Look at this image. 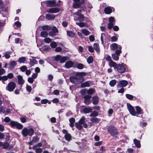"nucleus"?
Segmentation results:
<instances>
[{
	"mask_svg": "<svg viewBox=\"0 0 153 153\" xmlns=\"http://www.w3.org/2000/svg\"><path fill=\"white\" fill-rule=\"evenodd\" d=\"M85 74L83 72L76 73V76H71L70 77V82L75 84H80L83 81L84 79L82 76Z\"/></svg>",
	"mask_w": 153,
	"mask_h": 153,
	"instance_id": "f257e3e1",
	"label": "nucleus"
},
{
	"mask_svg": "<svg viewBox=\"0 0 153 153\" xmlns=\"http://www.w3.org/2000/svg\"><path fill=\"white\" fill-rule=\"evenodd\" d=\"M34 132V130L32 128H25L22 131V134L25 137L27 136H31L33 134Z\"/></svg>",
	"mask_w": 153,
	"mask_h": 153,
	"instance_id": "f03ea898",
	"label": "nucleus"
},
{
	"mask_svg": "<svg viewBox=\"0 0 153 153\" xmlns=\"http://www.w3.org/2000/svg\"><path fill=\"white\" fill-rule=\"evenodd\" d=\"M108 131L112 136H114L118 134L117 129L113 126H109L108 128Z\"/></svg>",
	"mask_w": 153,
	"mask_h": 153,
	"instance_id": "7ed1b4c3",
	"label": "nucleus"
},
{
	"mask_svg": "<svg viewBox=\"0 0 153 153\" xmlns=\"http://www.w3.org/2000/svg\"><path fill=\"white\" fill-rule=\"evenodd\" d=\"M85 118L83 116L78 122L75 123V126L79 130H81L83 127V124L85 122Z\"/></svg>",
	"mask_w": 153,
	"mask_h": 153,
	"instance_id": "20e7f679",
	"label": "nucleus"
},
{
	"mask_svg": "<svg viewBox=\"0 0 153 153\" xmlns=\"http://www.w3.org/2000/svg\"><path fill=\"white\" fill-rule=\"evenodd\" d=\"M127 68V66L124 64H119L117 65V71L120 73H124Z\"/></svg>",
	"mask_w": 153,
	"mask_h": 153,
	"instance_id": "39448f33",
	"label": "nucleus"
},
{
	"mask_svg": "<svg viewBox=\"0 0 153 153\" xmlns=\"http://www.w3.org/2000/svg\"><path fill=\"white\" fill-rule=\"evenodd\" d=\"M16 87V84L13 82H10L6 86V89L9 91H13Z\"/></svg>",
	"mask_w": 153,
	"mask_h": 153,
	"instance_id": "423d86ee",
	"label": "nucleus"
},
{
	"mask_svg": "<svg viewBox=\"0 0 153 153\" xmlns=\"http://www.w3.org/2000/svg\"><path fill=\"white\" fill-rule=\"evenodd\" d=\"M127 106L128 111H129L130 113L133 116H135L136 115V113L135 112L134 108L131 105L129 104H127Z\"/></svg>",
	"mask_w": 153,
	"mask_h": 153,
	"instance_id": "0eeeda50",
	"label": "nucleus"
},
{
	"mask_svg": "<svg viewBox=\"0 0 153 153\" xmlns=\"http://www.w3.org/2000/svg\"><path fill=\"white\" fill-rule=\"evenodd\" d=\"M109 23L108 25V28L111 29L115 24L114 19V17H110L109 19Z\"/></svg>",
	"mask_w": 153,
	"mask_h": 153,
	"instance_id": "6e6552de",
	"label": "nucleus"
},
{
	"mask_svg": "<svg viewBox=\"0 0 153 153\" xmlns=\"http://www.w3.org/2000/svg\"><path fill=\"white\" fill-rule=\"evenodd\" d=\"M81 12V10H78L77 12V13H80ZM76 16H78V18L76 19V17H74V19L76 20H78L79 21H82L84 19V16L83 15L81 14H77Z\"/></svg>",
	"mask_w": 153,
	"mask_h": 153,
	"instance_id": "1a4fd4ad",
	"label": "nucleus"
},
{
	"mask_svg": "<svg viewBox=\"0 0 153 153\" xmlns=\"http://www.w3.org/2000/svg\"><path fill=\"white\" fill-rule=\"evenodd\" d=\"M128 82L125 80H122L119 82L118 84V87H124L127 85Z\"/></svg>",
	"mask_w": 153,
	"mask_h": 153,
	"instance_id": "9d476101",
	"label": "nucleus"
},
{
	"mask_svg": "<svg viewBox=\"0 0 153 153\" xmlns=\"http://www.w3.org/2000/svg\"><path fill=\"white\" fill-rule=\"evenodd\" d=\"M91 97V95H85L84 97V102L85 104L88 105L91 102V101L90 100Z\"/></svg>",
	"mask_w": 153,
	"mask_h": 153,
	"instance_id": "9b49d317",
	"label": "nucleus"
},
{
	"mask_svg": "<svg viewBox=\"0 0 153 153\" xmlns=\"http://www.w3.org/2000/svg\"><path fill=\"white\" fill-rule=\"evenodd\" d=\"M110 48L111 50H114L117 48L121 49L122 47L120 45H119L116 43H113L111 45Z\"/></svg>",
	"mask_w": 153,
	"mask_h": 153,
	"instance_id": "f8f14e48",
	"label": "nucleus"
},
{
	"mask_svg": "<svg viewBox=\"0 0 153 153\" xmlns=\"http://www.w3.org/2000/svg\"><path fill=\"white\" fill-rule=\"evenodd\" d=\"M74 64V63L71 61H67L65 63L64 67L67 68H69L72 67Z\"/></svg>",
	"mask_w": 153,
	"mask_h": 153,
	"instance_id": "ddd939ff",
	"label": "nucleus"
},
{
	"mask_svg": "<svg viewBox=\"0 0 153 153\" xmlns=\"http://www.w3.org/2000/svg\"><path fill=\"white\" fill-rule=\"evenodd\" d=\"M60 9L57 8H53L49 9L47 10V12L51 13H56L59 12Z\"/></svg>",
	"mask_w": 153,
	"mask_h": 153,
	"instance_id": "4468645a",
	"label": "nucleus"
},
{
	"mask_svg": "<svg viewBox=\"0 0 153 153\" xmlns=\"http://www.w3.org/2000/svg\"><path fill=\"white\" fill-rule=\"evenodd\" d=\"M74 2L73 4L74 8H79L81 6L80 0H74Z\"/></svg>",
	"mask_w": 153,
	"mask_h": 153,
	"instance_id": "2eb2a0df",
	"label": "nucleus"
},
{
	"mask_svg": "<svg viewBox=\"0 0 153 153\" xmlns=\"http://www.w3.org/2000/svg\"><path fill=\"white\" fill-rule=\"evenodd\" d=\"M18 79V83L20 85H23L25 82L24 80L23 79L22 76L19 75L17 76Z\"/></svg>",
	"mask_w": 153,
	"mask_h": 153,
	"instance_id": "dca6fc26",
	"label": "nucleus"
},
{
	"mask_svg": "<svg viewBox=\"0 0 153 153\" xmlns=\"http://www.w3.org/2000/svg\"><path fill=\"white\" fill-rule=\"evenodd\" d=\"M39 140V138L37 136L33 137L32 139V140L29 143L30 145H32L33 143H36L38 142Z\"/></svg>",
	"mask_w": 153,
	"mask_h": 153,
	"instance_id": "f3484780",
	"label": "nucleus"
},
{
	"mask_svg": "<svg viewBox=\"0 0 153 153\" xmlns=\"http://www.w3.org/2000/svg\"><path fill=\"white\" fill-rule=\"evenodd\" d=\"M56 1L55 0L48 1L46 3V5L49 7H53L56 4Z\"/></svg>",
	"mask_w": 153,
	"mask_h": 153,
	"instance_id": "a211bd4d",
	"label": "nucleus"
},
{
	"mask_svg": "<svg viewBox=\"0 0 153 153\" xmlns=\"http://www.w3.org/2000/svg\"><path fill=\"white\" fill-rule=\"evenodd\" d=\"M81 92L82 93L87 92L88 94V95H90L92 94L94 92V90L92 89H90L89 90L87 91L85 89L82 90Z\"/></svg>",
	"mask_w": 153,
	"mask_h": 153,
	"instance_id": "6ab92c4d",
	"label": "nucleus"
},
{
	"mask_svg": "<svg viewBox=\"0 0 153 153\" xmlns=\"http://www.w3.org/2000/svg\"><path fill=\"white\" fill-rule=\"evenodd\" d=\"M55 16L53 14H47L46 15V19L48 20H52L54 19Z\"/></svg>",
	"mask_w": 153,
	"mask_h": 153,
	"instance_id": "aec40b11",
	"label": "nucleus"
},
{
	"mask_svg": "<svg viewBox=\"0 0 153 153\" xmlns=\"http://www.w3.org/2000/svg\"><path fill=\"white\" fill-rule=\"evenodd\" d=\"M104 11L105 14H109L112 12V9L111 7H107L104 9Z\"/></svg>",
	"mask_w": 153,
	"mask_h": 153,
	"instance_id": "412c9836",
	"label": "nucleus"
},
{
	"mask_svg": "<svg viewBox=\"0 0 153 153\" xmlns=\"http://www.w3.org/2000/svg\"><path fill=\"white\" fill-rule=\"evenodd\" d=\"M133 141L135 146L137 147V148H139L140 147L141 145L140 141L139 140L135 139H134Z\"/></svg>",
	"mask_w": 153,
	"mask_h": 153,
	"instance_id": "4be33fe9",
	"label": "nucleus"
},
{
	"mask_svg": "<svg viewBox=\"0 0 153 153\" xmlns=\"http://www.w3.org/2000/svg\"><path fill=\"white\" fill-rule=\"evenodd\" d=\"M10 68L11 69H13L15 66L16 65V62L14 61H10L9 63Z\"/></svg>",
	"mask_w": 153,
	"mask_h": 153,
	"instance_id": "5701e85b",
	"label": "nucleus"
},
{
	"mask_svg": "<svg viewBox=\"0 0 153 153\" xmlns=\"http://www.w3.org/2000/svg\"><path fill=\"white\" fill-rule=\"evenodd\" d=\"M110 67H113L114 69L117 68V65L115 62L112 61L108 63Z\"/></svg>",
	"mask_w": 153,
	"mask_h": 153,
	"instance_id": "b1692460",
	"label": "nucleus"
},
{
	"mask_svg": "<svg viewBox=\"0 0 153 153\" xmlns=\"http://www.w3.org/2000/svg\"><path fill=\"white\" fill-rule=\"evenodd\" d=\"M30 64L31 66H33L37 63V61L36 60V59L33 57H32V58L30 59Z\"/></svg>",
	"mask_w": 153,
	"mask_h": 153,
	"instance_id": "393cba45",
	"label": "nucleus"
},
{
	"mask_svg": "<svg viewBox=\"0 0 153 153\" xmlns=\"http://www.w3.org/2000/svg\"><path fill=\"white\" fill-rule=\"evenodd\" d=\"M81 31L82 33L85 36H88L90 33V32L88 30L85 29H82Z\"/></svg>",
	"mask_w": 153,
	"mask_h": 153,
	"instance_id": "a878e982",
	"label": "nucleus"
},
{
	"mask_svg": "<svg viewBox=\"0 0 153 153\" xmlns=\"http://www.w3.org/2000/svg\"><path fill=\"white\" fill-rule=\"evenodd\" d=\"M92 103L94 104H97L98 103L99 99L97 97H93L92 98Z\"/></svg>",
	"mask_w": 153,
	"mask_h": 153,
	"instance_id": "bb28decb",
	"label": "nucleus"
},
{
	"mask_svg": "<svg viewBox=\"0 0 153 153\" xmlns=\"http://www.w3.org/2000/svg\"><path fill=\"white\" fill-rule=\"evenodd\" d=\"M135 108L137 111L136 114H140L143 113L142 110L139 106H136Z\"/></svg>",
	"mask_w": 153,
	"mask_h": 153,
	"instance_id": "cd10ccee",
	"label": "nucleus"
},
{
	"mask_svg": "<svg viewBox=\"0 0 153 153\" xmlns=\"http://www.w3.org/2000/svg\"><path fill=\"white\" fill-rule=\"evenodd\" d=\"M70 122V126L71 127H73L74 126V123L75 122V120L74 118H71L69 119Z\"/></svg>",
	"mask_w": 153,
	"mask_h": 153,
	"instance_id": "c85d7f7f",
	"label": "nucleus"
},
{
	"mask_svg": "<svg viewBox=\"0 0 153 153\" xmlns=\"http://www.w3.org/2000/svg\"><path fill=\"white\" fill-rule=\"evenodd\" d=\"M92 111V109L90 108H86L83 109V112L85 114L91 112Z\"/></svg>",
	"mask_w": 153,
	"mask_h": 153,
	"instance_id": "c756f323",
	"label": "nucleus"
},
{
	"mask_svg": "<svg viewBox=\"0 0 153 153\" xmlns=\"http://www.w3.org/2000/svg\"><path fill=\"white\" fill-rule=\"evenodd\" d=\"M26 60V58L25 57H22L19 58L18 62L20 63H24Z\"/></svg>",
	"mask_w": 153,
	"mask_h": 153,
	"instance_id": "7c9ffc66",
	"label": "nucleus"
},
{
	"mask_svg": "<svg viewBox=\"0 0 153 153\" xmlns=\"http://www.w3.org/2000/svg\"><path fill=\"white\" fill-rule=\"evenodd\" d=\"M81 86L82 88L90 86V83L88 81L86 82L82 83L81 85Z\"/></svg>",
	"mask_w": 153,
	"mask_h": 153,
	"instance_id": "2f4dec72",
	"label": "nucleus"
},
{
	"mask_svg": "<svg viewBox=\"0 0 153 153\" xmlns=\"http://www.w3.org/2000/svg\"><path fill=\"white\" fill-rule=\"evenodd\" d=\"M67 34L68 36L71 37H73L74 36L75 34L72 31H68L67 32Z\"/></svg>",
	"mask_w": 153,
	"mask_h": 153,
	"instance_id": "473e14b6",
	"label": "nucleus"
},
{
	"mask_svg": "<svg viewBox=\"0 0 153 153\" xmlns=\"http://www.w3.org/2000/svg\"><path fill=\"white\" fill-rule=\"evenodd\" d=\"M11 53V52L9 51V52H7L5 53H4V56L5 58L6 59H8L10 57V54Z\"/></svg>",
	"mask_w": 153,
	"mask_h": 153,
	"instance_id": "72a5a7b5",
	"label": "nucleus"
},
{
	"mask_svg": "<svg viewBox=\"0 0 153 153\" xmlns=\"http://www.w3.org/2000/svg\"><path fill=\"white\" fill-rule=\"evenodd\" d=\"M42 29L47 31H48L51 29V27L48 25L43 26L42 27Z\"/></svg>",
	"mask_w": 153,
	"mask_h": 153,
	"instance_id": "f704fd0d",
	"label": "nucleus"
},
{
	"mask_svg": "<svg viewBox=\"0 0 153 153\" xmlns=\"http://www.w3.org/2000/svg\"><path fill=\"white\" fill-rule=\"evenodd\" d=\"M94 48L97 52H99L100 48L98 44L94 43Z\"/></svg>",
	"mask_w": 153,
	"mask_h": 153,
	"instance_id": "c9c22d12",
	"label": "nucleus"
},
{
	"mask_svg": "<svg viewBox=\"0 0 153 153\" xmlns=\"http://www.w3.org/2000/svg\"><path fill=\"white\" fill-rule=\"evenodd\" d=\"M93 58L92 56H89L87 59V61L88 63L90 64L93 62Z\"/></svg>",
	"mask_w": 153,
	"mask_h": 153,
	"instance_id": "e433bc0d",
	"label": "nucleus"
},
{
	"mask_svg": "<svg viewBox=\"0 0 153 153\" xmlns=\"http://www.w3.org/2000/svg\"><path fill=\"white\" fill-rule=\"evenodd\" d=\"M65 137L66 140L69 141L71 140V136L69 134H68L65 135Z\"/></svg>",
	"mask_w": 153,
	"mask_h": 153,
	"instance_id": "4c0bfd02",
	"label": "nucleus"
},
{
	"mask_svg": "<svg viewBox=\"0 0 153 153\" xmlns=\"http://www.w3.org/2000/svg\"><path fill=\"white\" fill-rule=\"evenodd\" d=\"M116 81L115 79H113L111 81L109 82V85L111 87L114 86L116 83Z\"/></svg>",
	"mask_w": 153,
	"mask_h": 153,
	"instance_id": "58836bf2",
	"label": "nucleus"
},
{
	"mask_svg": "<svg viewBox=\"0 0 153 153\" xmlns=\"http://www.w3.org/2000/svg\"><path fill=\"white\" fill-rule=\"evenodd\" d=\"M68 58L66 56H62L61 57L60 62L61 63H64L68 59Z\"/></svg>",
	"mask_w": 153,
	"mask_h": 153,
	"instance_id": "ea45409f",
	"label": "nucleus"
},
{
	"mask_svg": "<svg viewBox=\"0 0 153 153\" xmlns=\"http://www.w3.org/2000/svg\"><path fill=\"white\" fill-rule=\"evenodd\" d=\"M18 123L17 122L14 121H11L10 123V125L11 126L14 127H16Z\"/></svg>",
	"mask_w": 153,
	"mask_h": 153,
	"instance_id": "a19ab883",
	"label": "nucleus"
},
{
	"mask_svg": "<svg viewBox=\"0 0 153 153\" xmlns=\"http://www.w3.org/2000/svg\"><path fill=\"white\" fill-rule=\"evenodd\" d=\"M112 56L113 58V59L116 61H117L119 59V57L118 56H117L116 54L113 53L112 54Z\"/></svg>",
	"mask_w": 153,
	"mask_h": 153,
	"instance_id": "79ce46f5",
	"label": "nucleus"
},
{
	"mask_svg": "<svg viewBox=\"0 0 153 153\" xmlns=\"http://www.w3.org/2000/svg\"><path fill=\"white\" fill-rule=\"evenodd\" d=\"M48 32L45 31H43L41 32V35L43 37H46L48 35Z\"/></svg>",
	"mask_w": 153,
	"mask_h": 153,
	"instance_id": "37998d69",
	"label": "nucleus"
},
{
	"mask_svg": "<svg viewBox=\"0 0 153 153\" xmlns=\"http://www.w3.org/2000/svg\"><path fill=\"white\" fill-rule=\"evenodd\" d=\"M6 108L3 106H0V113H4L5 111Z\"/></svg>",
	"mask_w": 153,
	"mask_h": 153,
	"instance_id": "c03bdc74",
	"label": "nucleus"
},
{
	"mask_svg": "<svg viewBox=\"0 0 153 153\" xmlns=\"http://www.w3.org/2000/svg\"><path fill=\"white\" fill-rule=\"evenodd\" d=\"M33 149L35 150L36 152V153H41L42 151V149L41 148L37 147Z\"/></svg>",
	"mask_w": 153,
	"mask_h": 153,
	"instance_id": "a18cd8bd",
	"label": "nucleus"
},
{
	"mask_svg": "<svg viewBox=\"0 0 153 153\" xmlns=\"http://www.w3.org/2000/svg\"><path fill=\"white\" fill-rule=\"evenodd\" d=\"M84 67L83 65L81 63L78 64L76 65V67L79 69H82Z\"/></svg>",
	"mask_w": 153,
	"mask_h": 153,
	"instance_id": "49530a36",
	"label": "nucleus"
},
{
	"mask_svg": "<svg viewBox=\"0 0 153 153\" xmlns=\"http://www.w3.org/2000/svg\"><path fill=\"white\" fill-rule=\"evenodd\" d=\"M44 41L47 43H49L51 42L52 40L49 38H46L44 39Z\"/></svg>",
	"mask_w": 153,
	"mask_h": 153,
	"instance_id": "de8ad7c7",
	"label": "nucleus"
},
{
	"mask_svg": "<svg viewBox=\"0 0 153 153\" xmlns=\"http://www.w3.org/2000/svg\"><path fill=\"white\" fill-rule=\"evenodd\" d=\"M8 79L7 76H0V81L1 80H4V81H6Z\"/></svg>",
	"mask_w": 153,
	"mask_h": 153,
	"instance_id": "09e8293b",
	"label": "nucleus"
},
{
	"mask_svg": "<svg viewBox=\"0 0 153 153\" xmlns=\"http://www.w3.org/2000/svg\"><path fill=\"white\" fill-rule=\"evenodd\" d=\"M50 45L52 48H55L56 47L57 44L55 42H51L50 44Z\"/></svg>",
	"mask_w": 153,
	"mask_h": 153,
	"instance_id": "8fccbe9b",
	"label": "nucleus"
},
{
	"mask_svg": "<svg viewBox=\"0 0 153 153\" xmlns=\"http://www.w3.org/2000/svg\"><path fill=\"white\" fill-rule=\"evenodd\" d=\"M105 35L104 33H102L101 34V40L102 42V44H103L104 41H103V39H105Z\"/></svg>",
	"mask_w": 153,
	"mask_h": 153,
	"instance_id": "3c124183",
	"label": "nucleus"
},
{
	"mask_svg": "<svg viewBox=\"0 0 153 153\" xmlns=\"http://www.w3.org/2000/svg\"><path fill=\"white\" fill-rule=\"evenodd\" d=\"M9 146V145L8 143L5 142L3 144V147L4 149H6Z\"/></svg>",
	"mask_w": 153,
	"mask_h": 153,
	"instance_id": "603ef678",
	"label": "nucleus"
},
{
	"mask_svg": "<svg viewBox=\"0 0 153 153\" xmlns=\"http://www.w3.org/2000/svg\"><path fill=\"white\" fill-rule=\"evenodd\" d=\"M98 115V114L97 112L95 111H93L90 114V117H94L97 116Z\"/></svg>",
	"mask_w": 153,
	"mask_h": 153,
	"instance_id": "864d4df0",
	"label": "nucleus"
},
{
	"mask_svg": "<svg viewBox=\"0 0 153 153\" xmlns=\"http://www.w3.org/2000/svg\"><path fill=\"white\" fill-rule=\"evenodd\" d=\"M16 126V128L19 129H22L23 127V126L22 125L18 123Z\"/></svg>",
	"mask_w": 153,
	"mask_h": 153,
	"instance_id": "5fc2aeb1",
	"label": "nucleus"
},
{
	"mask_svg": "<svg viewBox=\"0 0 153 153\" xmlns=\"http://www.w3.org/2000/svg\"><path fill=\"white\" fill-rule=\"evenodd\" d=\"M76 24L79 25L80 27H84L85 25V24L84 22H77L76 23Z\"/></svg>",
	"mask_w": 153,
	"mask_h": 153,
	"instance_id": "6e6d98bb",
	"label": "nucleus"
},
{
	"mask_svg": "<svg viewBox=\"0 0 153 153\" xmlns=\"http://www.w3.org/2000/svg\"><path fill=\"white\" fill-rule=\"evenodd\" d=\"M42 146V144L41 143H39L33 146V149L36 148L37 147H40Z\"/></svg>",
	"mask_w": 153,
	"mask_h": 153,
	"instance_id": "4d7b16f0",
	"label": "nucleus"
},
{
	"mask_svg": "<svg viewBox=\"0 0 153 153\" xmlns=\"http://www.w3.org/2000/svg\"><path fill=\"white\" fill-rule=\"evenodd\" d=\"M126 97L129 100H132L133 98V96L132 95L129 94H126Z\"/></svg>",
	"mask_w": 153,
	"mask_h": 153,
	"instance_id": "13d9d810",
	"label": "nucleus"
},
{
	"mask_svg": "<svg viewBox=\"0 0 153 153\" xmlns=\"http://www.w3.org/2000/svg\"><path fill=\"white\" fill-rule=\"evenodd\" d=\"M22 72H25V71L27 69V67L25 66H22L20 68Z\"/></svg>",
	"mask_w": 153,
	"mask_h": 153,
	"instance_id": "bf43d9fd",
	"label": "nucleus"
},
{
	"mask_svg": "<svg viewBox=\"0 0 153 153\" xmlns=\"http://www.w3.org/2000/svg\"><path fill=\"white\" fill-rule=\"evenodd\" d=\"M26 89L27 91L29 92H30L32 90L31 87L28 85H26Z\"/></svg>",
	"mask_w": 153,
	"mask_h": 153,
	"instance_id": "052dcab7",
	"label": "nucleus"
},
{
	"mask_svg": "<svg viewBox=\"0 0 153 153\" xmlns=\"http://www.w3.org/2000/svg\"><path fill=\"white\" fill-rule=\"evenodd\" d=\"M122 51H121V49H117L115 51V53L117 56L120 55V53H121Z\"/></svg>",
	"mask_w": 153,
	"mask_h": 153,
	"instance_id": "680f3d73",
	"label": "nucleus"
},
{
	"mask_svg": "<svg viewBox=\"0 0 153 153\" xmlns=\"http://www.w3.org/2000/svg\"><path fill=\"white\" fill-rule=\"evenodd\" d=\"M106 60L108 62H109L112 61L111 57L108 55L106 57Z\"/></svg>",
	"mask_w": 153,
	"mask_h": 153,
	"instance_id": "e2e57ef3",
	"label": "nucleus"
},
{
	"mask_svg": "<svg viewBox=\"0 0 153 153\" xmlns=\"http://www.w3.org/2000/svg\"><path fill=\"white\" fill-rule=\"evenodd\" d=\"M117 40V38L115 36H113L111 38V41L112 42H115Z\"/></svg>",
	"mask_w": 153,
	"mask_h": 153,
	"instance_id": "0e129e2a",
	"label": "nucleus"
},
{
	"mask_svg": "<svg viewBox=\"0 0 153 153\" xmlns=\"http://www.w3.org/2000/svg\"><path fill=\"white\" fill-rule=\"evenodd\" d=\"M7 78L8 79H12L13 78L14 76L13 74L12 73H10L8 74L7 75Z\"/></svg>",
	"mask_w": 153,
	"mask_h": 153,
	"instance_id": "69168bd1",
	"label": "nucleus"
},
{
	"mask_svg": "<svg viewBox=\"0 0 153 153\" xmlns=\"http://www.w3.org/2000/svg\"><path fill=\"white\" fill-rule=\"evenodd\" d=\"M34 79L32 77H30L28 78L27 80L30 83L32 84L34 81Z\"/></svg>",
	"mask_w": 153,
	"mask_h": 153,
	"instance_id": "338daca9",
	"label": "nucleus"
},
{
	"mask_svg": "<svg viewBox=\"0 0 153 153\" xmlns=\"http://www.w3.org/2000/svg\"><path fill=\"white\" fill-rule=\"evenodd\" d=\"M49 35L51 36H53L56 35V34L52 30L50 31L49 33Z\"/></svg>",
	"mask_w": 153,
	"mask_h": 153,
	"instance_id": "774afa93",
	"label": "nucleus"
}]
</instances>
